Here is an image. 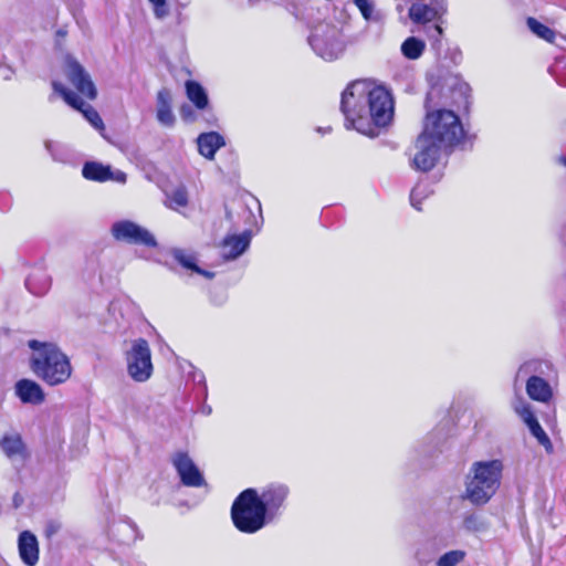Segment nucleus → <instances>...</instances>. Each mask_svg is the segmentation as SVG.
<instances>
[{
	"mask_svg": "<svg viewBox=\"0 0 566 566\" xmlns=\"http://www.w3.org/2000/svg\"><path fill=\"white\" fill-rule=\"evenodd\" d=\"M53 90L55 93L60 94L64 101L72 106L73 108L80 111L86 120L96 129H104V123L101 118L97 111L86 102H84L81 97H78L74 92L67 90L62 83L54 81L52 83Z\"/></svg>",
	"mask_w": 566,
	"mask_h": 566,
	"instance_id": "nucleus-12",
	"label": "nucleus"
},
{
	"mask_svg": "<svg viewBox=\"0 0 566 566\" xmlns=\"http://www.w3.org/2000/svg\"><path fill=\"white\" fill-rule=\"evenodd\" d=\"M547 364L541 360H528L522 364L515 375V384L525 380L527 396L535 401L548 403L553 398V388L542 375Z\"/></svg>",
	"mask_w": 566,
	"mask_h": 566,
	"instance_id": "nucleus-7",
	"label": "nucleus"
},
{
	"mask_svg": "<svg viewBox=\"0 0 566 566\" xmlns=\"http://www.w3.org/2000/svg\"><path fill=\"white\" fill-rule=\"evenodd\" d=\"M450 151L464 138V129L459 116L444 108L427 111L422 132Z\"/></svg>",
	"mask_w": 566,
	"mask_h": 566,
	"instance_id": "nucleus-4",
	"label": "nucleus"
},
{
	"mask_svg": "<svg viewBox=\"0 0 566 566\" xmlns=\"http://www.w3.org/2000/svg\"><path fill=\"white\" fill-rule=\"evenodd\" d=\"M27 289L34 295H44L51 287V277L42 268H35L25 281Z\"/></svg>",
	"mask_w": 566,
	"mask_h": 566,
	"instance_id": "nucleus-21",
	"label": "nucleus"
},
{
	"mask_svg": "<svg viewBox=\"0 0 566 566\" xmlns=\"http://www.w3.org/2000/svg\"><path fill=\"white\" fill-rule=\"evenodd\" d=\"M526 426L528 427L531 433L537 439L539 444L544 446L545 448L552 447L548 436L546 434L544 429L541 427L537 419Z\"/></svg>",
	"mask_w": 566,
	"mask_h": 566,
	"instance_id": "nucleus-32",
	"label": "nucleus"
},
{
	"mask_svg": "<svg viewBox=\"0 0 566 566\" xmlns=\"http://www.w3.org/2000/svg\"><path fill=\"white\" fill-rule=\"evenodd\" d=\"M61 530V524L56 521H49L44 527V535L46 538H52Z\"/></svg>",
	"mask_w": 566,
	"mask_h": 566,
	"instance_id": "nucleus-34",
	"label": "nucleus"
},
{
	"mask_svg": "<svg viewBox=\"0 0 566 566\" xmlns=\"http://www.w3.org/2000/svg\"><path fill=\"white\" fill-rule=\"evenodd\" d=\"M0 447L9 458L22 455L24 452V443L21 436L18 433L3 436L0 441Z\"/></svg>",
	"mask_w": 566,
	"mask_h": 566,
	"instance_id": "nucleus-24",
	"label": "nucleus"
},
{
	"mask_svg": "<svg viewBox=\"0 0 566 566\" xmlns=\"http://www.w3.org/2000/svg\"><path fill=\"white\" fill-rule=\"evenodd\" d=\"M18 551L21 560L27 566H35L39 562V542L36 536L30 531H23L18 537Z\"/></svg>",
	"mask_w": 566,
	"mask_h": 566,
	"instance_id": "nucleus-17",
	"label": "nucleus"
},
{
	"mask_svg": "<svg viewBox=\"0 0 566 566\" xmlns=\"http://www.w3.org/2000/svg\"><path fill=\"white\" fill-rule=\"evenodd\" d=\"M416 153L412 158V166L420 171L431 170L442 154L450 153L444 146L436 143L434 139L420 133L415 143Z\"/></svg>",
	"mask_w": 566,
	"mask_h": 566,
	"instance_id": "nucleus-9",
	"label": "nucleus"
},
{
	"mask_svg": "<svg viewBox=\"0 0 566 566\" xmlns=\"http://www.w3.org/2000/svg\"><path fill=\"white\" fill-rule=\"evenodd\" d=\"M527 27L538 38H541L549 43L554 42L555 32L551 28L538 22L535 18L527 19Z\"/></svg>",
	"mask_w": 566,
	"mask_h": 566,
	"instance_id": "nucleus-27",
	"label": "nucleus"
},
{
	"mask_svg": "<svg viewBox=\"0 0 566 566\" xmlns=\"http://www.w3.org/2000/svg\"><path fill=\"white\" fill-rule=\"evenodd\" d=\"M467 554L462 549H453L441 555L437 562L436 566H458L465 558Z\"/></svg>",
	"mask_w": 566,
	"mask_h": 566,
	"instance_id": "nucleus-28",
	"label": "nucleus"
},
{
	"mask_svg": "<svg viewBox=\"0 0 566 566\" xmlns=\"http://www.w3.org/2000/svg\"><path fill=\"white\" fill-rule=\"evenodd\" d=\"M172 255L175 260L184 268L192 270L193 272L198 270L195 255L187 253L184 250H175L172 252Z\"/></svg>",
	"mask_w": 566,
	"mask_h": 566,
	"instance_id": "nucleus-31",
	"label": "nucleus"
},
{
	"mask_svg": "<svg viewBox=\"0 0 566 566\" xmlns=\"http://www.w3.org/2000/svg\"><path fill=\"white\" fill-rule=\"evenodd\" d=\"M153 8H154V14L158 19H163L168 15L169 10L167 6L166 0H148Z\"/></svg>",
	"mask_w": 566,
	"mask_h": 566,
	"instance_id": "nucleus-33",
	"label": "nucleus"
},
{
	"mask_svg": "<svg viewBox=\"0 0 566 566\" xmlns=\"http://www.w3.org/2000/svg\"><path fill=\"white\" fill-rule=\"evenodd\" d=\"M514 410L521 417L525 424H530L531 422L536 420V417L534 416L531 405L525 402L523 399H520L514 403Z\"/></svg>",
	"mask_w": 566,
	"mask_h": 566,
	"instance_id": "nucleus-30",
	"label": "nucleus"
},
{
	"mask_svg": "<svg viewBox=\"0 0 566 566\" xmlns=\"http://www.w3.org/2000/svg\"><path fill=\"white\" fill-rule=\"evenodd\" d=\"M65 75L76 91L87 99H95L97 90L90 73L72 56L65 59Z\"/></svg>",
	"mask_w": 566,
	"mask_h": 566,
	"instance_id": "nucleus-11",
	"label": "nucleus"
},
{
	"mask_svg": "<svg viewBox=\"0 0 566 566\" xmlns=\"http://www.w3.org/2000/svg\"><path fill=\"white\" fill-rule=\"evenodd\" d=\"M252 233L250 230L241 234H229L221 242V256L226 261L235 260L242 255L251 243Z\"/></svg>",
	"mask_w": 566,
	"mask_h": 566,
	"instance_id": "nucleus-16",
	"label": "nucleus"
},
{
	"mask_svg": "<svg viewBox=\"0 0 566 566\" xmlns=\"http://www.w3.org/2000/svg\"><path fill=\"white\" fill-rule=\"evenodd\" d=\"M559 163L563 164L564 166H566V157H560Z\"/></svg>",
	"mask_w": 566,
	"mask_h": 566,
	"instance_id": "nucleus-42",
	"label": "nucleus"
},
{
	"mask_svg": "<svg viewBox=\"0 0 566 566\" xmlns=\"http://www.w3.org/2000/svg\"><path fill=\"white\" fill-rule=\"evenodd\" d=\"M308 43L315 54L325 61L337 60L345 51L340 29L328 22H319L313 28Z\"/></svg>",
	"mask_w": 566,
	"mask_h": 566,
	"instance_id": "nucleus-6",
	"label": "nucleus"
},
{
	"mask_svg": "<svg viewBox=\"0 0 566 566\" xmlns=\"http://www.w3.org/2000/svg\"><path fill=\"white\" fill-rule=\"evenodd\" d=\"M171 93L167 88H161L157 93L156 118L158 123L165 127H172L176 117L171 109Z\"/></svg>",
	"mask_w": 566,
	"mask_h": 566,
	"instance_id": "nucleus-19",
	"label": "nucleus"
},
{
	"mask_svg": "<svg viewBox=\"0 0 566 566\" xmlns=\"http://www.w3.org/2000/svg\"><path fill=\"white\" fill-rule=\"evenodd\" d=\"M211 411H212V410H211V407H209V406H205V407H202V412H203V413H206V415H210V413H211Z\"/></svg>",
	"mask_w": 566,
	"mask_h": 566,
	"instance_id": "nucleus-41",
	"label": "nucleus"
},
{
	"mask_svg": "<svg viewBox=\"0 0 566 566\" xmlns=\"http://www.w3.org/2000/svg\"><path fill=\"white\" fill-rule=\"evenodd\" d=\"M231 517L234 526L247 534L260 531L269 520L254 489H247L237 496L231 507Z\"/></svg>",
	"mask_w": 566,
	"mask_h": 566,
	"instance_id": "nucleus-5",
	"label": "nucleus"
},
{
	"mask_svg": "<svg viewBox=\"0 0 566 566\" xmlns=\"http://www.w3.org/2000/svg\"><path fill=\"white\" fill-rule=\"evenodd\" d=\"M354 4L367 22L381 23L384 21V12L376 8L373 0H354Z\"/></svg>",
	"mask_w": 566,
	"mask_h": 566,
	"instance_id": "nucleus-23",
	"label": "nucleus"
},
{
	"mask_svg": "<svg viewBox=\"0 0 566 566\" xmlns=\"http://www.w3.org/2000/svg\"><path fill=\"white\" fill-rule=\"evenodd\" d=\"M287 494L289 489L284 484H271L259 494V501L262 503L269 520L276 515L277 511L284 504Z\"/></svg>",
	"mask_w": 566,
	"mask_h": 566,
	"instance_id": "nucleus-15",
	"label": "nucleus"
},
{
	"mask_svg": "<svg viewBox=\"0 0 566 566\" xmlns=\"http://www.w3.org/2000/svg\"><path fill=\"white\" fill-rule=\"evenodd\" d=\"M180 114H181L182 118L186 119V120H192L193 119L191 107L188 106V105H182L181 106Z\"/></svg>",
	"mask_w": 566,
	"mask_h": 566,
	"instance_id": "nucleus-38",
	"label": "nucleus"
},
{
	"mask_svg": "<svg viewBox=\"0 0 566 566\" xmlns=\"http://www.w3.org/2000/svg\"><path fill=\"white\" fill-rule=\"evenodd\" d=\"M188 205V192L185 186H179L175 188L167 196V207L174 210H178Z\"/></svg>",
	"mask_w": 566,
	"mask_h": 566,
	"instance_id": "nucleus-26",
	"label": "nucleus"
},
{
	"mask_svg": "<svg viewBox=\"0 0 566 566\" xmlns=\"http://www.w3.org/2000/svg\"><path fill=\"white\" fill-rule=\"evenodd\" d=\"M193 381H196L199 385H202V387H203V397L207 398V396H208V388H207L205 375L201 371L195 373L193 374Z\"/></svg>",
	"mask_w": 566,
	"mask_h": 566,
	"instance_id": "nucleus-37",
	"label": "nucleus"
},
{
	"mask_svg": "<svg viewBox=\"0 0 566 566\" xmlns=\"http://www.w3.org/2000/svg\"><path fill=\"white\" fill-rule=\"evenodd\" d=\"M431 193L430 187L427 182H419L417 184L410 193V202L411 206L417 209L421 210V201L427 198Z\"/></svg>",
	"mask_w": 566,
	"mask_h": 566,
	"instance_id": "nucleus-29",
	"label": "nucleus"
},
{
	"mask_svg": "<svg viewBox=\"0 0 566 566\" xmlns=\"http://www.w3.org/2000/svg\"><path fill=\"white\" fill-rule=\"evenodd\" d=\"M340 111L347 129L376 137L378 129L392 120L394 98L384 86L375 85L367 80H357L344 90Z\"/></svg>",
	"mask_w": 566,
	"mask_h": 566,
	"instance_id": "nucleus-1",
	"label": "nucleus"
},
{
	"mask_svg": "<svg viewBox=\"0 0 566 566\" xmlns=\"http://www.w3.org/2000/svg\"><path fill=\"white\" fill-rule=\"evenodd\" d=\"M503 469L500 459L473 462L467 476L463 499L473 505L486 504L501 485Z\"/></svg>",
	"mask_w": 566,
	"mask_h": 566,
	"instance_id": "nucleus-3",
	"label": "nucleus"
},
{
	"mask_svg": "<svg viewBox=\"0 0 566 566\" xmlns=\"http://www.w3.org/2000/svg\"><path fill=\"white\" fill-rule=\"evenodd\" d=\"M397 9H398L399 11H401V10H402L401 4H398V6H397Z\"/></svg>",
	"mask_w": 566,
	"mask_h": 566,
	"instance_id": "nucleus-43",
	"label": "nucleus"
},
{
	"mask_svg": "<svg viewBox=\"0 0 566 566\" xmlns=\"http://www.w3.org/2000/svg\"><path fill=\"white\" fill-rule=\"evenodd\" d=\"M14 391L23 403L40 405L45 399L42 387L31 379L19 380L14 386Z\"/></svg>",
	"mask_w": 566,
	"mask_h": 566,
	"instance_id": "nucleus-18",
	"label": "nucleus"
},
{
	"mask_svg": "<svg viewBox=\"0 0 566 566\" xmlns=\"http://www.w3.org/2000/svg\"><path fill=\"white\" fill-rule=\"evenodd\" d=\"M82 175L85 179L96 182L108 180L125 184L127 175L122 170H113L109 165H103L98 161H87L82 168Z\"/></svg>",
	"mask_w": 566,
	"mask_h": 566,
	"instance_id": "nucleus-14",
	"label": "nucleus"
},
{
	"mask_svg": "<svg viewBox=\"0 0 566 566\" xmlns=\"http://www.w3.org/2000/svg\"><path fill=\"white\" fill-rule=\"evenodd\" d=\"M463 526L468 531L479 530V517L474 514L468 515L463 520Z\"/></svg>",
	"mask_w": 566,
	"mask_h": 566,
	"instance_id": "nucleus-36",
	"label": "nucleus"
},
{
	"mask_svg": "<svg viewBox=\"0 0 566 566\" xmlns=\"http://www.w3.org/2000/svg\"><path fill=\"white\" fill-rule=\"evenodd\" d=\"M32 349L30 367L33 374L49 386L64 384L72 375L69 357L54 343L29 342Z\"/></svg>",
	"mask_w": 566,
	"mask_h": 566,
	"instance_id": "nucleus-2",
	"label": "nucleus"
},
{
	"mask_svg": "<svg viewBox=\"0 0 566 566\" xmlns=\"http://www.w3.org/2000/svg\"><path fill=\"white\" fill-rule=\"evenodd\" d=\"M195 272L208 277V279H212L214 276V273L212 272H209V271H206V270H202L198 266V270H196Z\"/></svg>",
	"mask_w": 566,
	"mask_h": 566,
	"instance_id": "nucleus-39",
	"label": "nucleus"
},
{
	"mask_svg": "<svg viewBox=\"0 0 566 566\" xmlns=\"http://www.w3.org/2000/svg\"><path fill=\"white\" fill-rule=\"evenodd\" d=\"M199 153L207 159H212L218 149L226 145L224 138L217 132L202 133L197 138Z\"/></svg>",
	"mask_w": 566,
	"mask_h": 566,
	"instance_id": "nucleus-20",
	"label": "nucleus"
},
{
	"mask_svg": "<svg viewBox=\"0 0 566 566\" xmlns=\"http://www.w3.org/2000/svg\"><path fill=\"white\" fill-rule=\"evenodd\" d=\"M401 53L408 60H418L426 50V43L416 36L407 38L401 44Z\"/></svg>",
	"mask_w": 566,
	"mask_h": 566,
	"instance_id": "nucleus-25",
	"label": "nucleus"
},
{
	"mask_svg": "<svg viewBox=\"0 0 566 566\" xmlns=\"http://www.w3.org/2000/svg\"><path fill=\"white\" fill-rule=\"evenodd\" d=\"M112 234L116 240L130 244H143L150 248L157 245L155 237L147 229L129 220L115 222L112 227Z\"/></svg>",
	"mask_w": 566,
	"mask_h": 566,
	"instance_id": "nucleus-10",
	"label": "nucleus"
},
{
	"mask_svg": "<svg viewBox=\"0 0 566 566\" xmlns=\"http://www.w3.org/2000/svg\"><path fill=\"white\" fill-rule=\"evenodd\" d=\"M172 464L184 485L189 488H200L206 485V480L202 473L187 453L177 452L172 457Z\"/></svg>",
	"mask_w": 566,
	"mask_h": 566,
	"instance_id": "nucleus-13",
	"label": "nucleus"
},
{
	"mask_svg": "<svg viewBox=\"0 0 566 566\" xmlns=\"http://www.w3.org/2000/svg\"><path fill=\"white\" fill-rule=\"evenodd\" d=\"M186 94L188 99L198 108L203 109L208 106L209 99L205 88L196 81L186 82Z\"/></svg>",
	"mask_w": 566,
	"mask_h": 566,
	"instance_id": "nucleus-22",
	"label": "nucleus"
},
{
	"mask_svg": "<svg viewBox=\"0 0 566 566\" xmlns=\"http://www.w3.org/2000/svg\"><path fill=\"white\" fill-rule=\"evenodd\" d=\"M119 527L126 528V530L130 531L132 533L136 532V526L134 524H132V523L120 524Z\"/></svg>",
	"mask_w": 566,
	"mask_h": 566,
	"instance_id": "nucleus-40",
	"label": "nucleus"
},
{
	"mask_svg": "<svg viewBox=\"0 0 566 566\" xmlns=\"http://www.w3.org/2000/svg\"><path fill=\"white\" fill-rule=\"evenodd\" d=\"M128 376L136 382L147 381L154 371L151 350L144 338L134 339L125 354Z\"/></svg>",
	"mask_w": 566,
	"mask_h": 566,
	"instance_id": "nucleus-8",
	"label": "nucleus"
},
{
	"mask_svg": "<svg viewBox=\"0 0 566 566\" xmlns=\"http://www.w3.org/2000/svg\"><path fill=\"white\" fill-rule=\"evenodd\" d=\"M6 60V55L0 53V70L2 71V78L8 81L11 80L14 71L7 64Z\"/></svg>",
	"mask_w": 566,
	"mask_h": 566,
	"instance_id": "nucleus-35",
	"label": "nucleus"
}]
</instances>
